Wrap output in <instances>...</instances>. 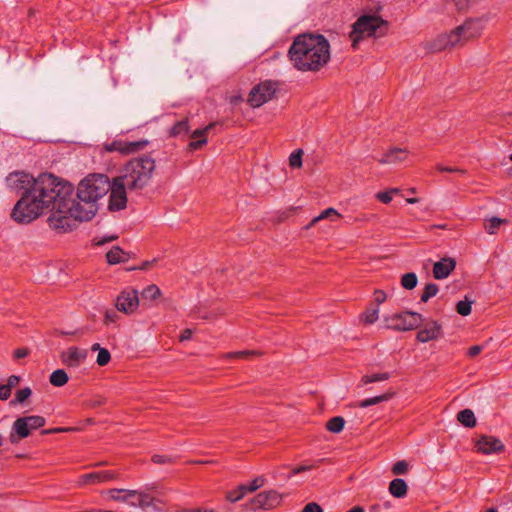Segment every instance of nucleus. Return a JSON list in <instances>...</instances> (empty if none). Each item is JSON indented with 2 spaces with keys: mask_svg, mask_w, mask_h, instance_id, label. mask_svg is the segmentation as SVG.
Returning <instances> with one entry per match:
<instances>
[{
  "mask_svg": "<svg viewBox=\"0 0 512 512\" xmlns=\"http://www.w3.org/2000/svg\"><path fill=\"white\" fill-rule=\"evenodd\" d=\"M73 185L51 173H42L34 178L31 187L23 192L13 210L12 218L18 223H30L46 210H51L47 219L49 227L57 233L73 230L71 195Z\"/></svg>",
  "mask_w": 512,
  "mask_h": 512,
  "instance_id": "f257e3e1",
  "label": "nucleus"
},
{
  "mask_svg": "<svg viewBox=\"0 0 512 512\" xmlns=\"http://www.w3.org/2000/svg\"><path fill=\"white\" fill-rule=\"evenodd\" d=\"M110 182L104 174H90L80 181L76 194L72 190L70 217L73 219V229L77 221H89L96 215L98 200L110 191Z\"/></svg>",
  "mask_w": 512,
  "mask_h": 512,
  "instance_id": "f03ea898",
  "label": "nucleus"
},
{
  "mask_svg": "<svg viewBox=\"0 0 512 512\" xmlns=\"http://www.w3.org/2000/svg\"><path fill=\"white\" fill-rule=\"evenodd\" d=\"M288 56L299 71H319L330 59V45L321 34L298 35L288 50Z\"/></svg>",
  "mask_w": 512,
  "mask_h": 512,
  "instance_id": "7ed1b4c3",
  "label": "nucleus"
},
{
  "mask_svg": "<svg viewBox=\"0 0 512 512\" xmlns=\"http://www.w3.org/2000/svg\"><path fill=\"white\" fill-rule=\"evenodd\" d=\"M155 168V160L152 157H136L125 164L117 178L128 187L129 192L140 193L149 185Z\"/></svg>",
  "mask_w": 512,
  "mask_h": 512,
  "instance_id": "20e7f679",
  "label": "nucleus"
},
{
  "mask_svg": "<svg viewBox=\"0 0 512 512\" xmlns=\"http://www.w3.org/2000/svg\"><path fill=\"white\" fill-rule=\"evenodd\" d=\"M482 26L478 20H467L448 34H442L431 45L433 51L463 45L468 40L481 34Z\"/></svg>",
  "mask_w": 512,
  "mask_h": 512,
  "instance_id": "39448f33",
  "label": "nucleus"
},
{
  "mask_svg": "<svg viewBox=\"0 0 512 512\" xmlns=\"http://www.w3.org/2000/svg\"><path fill=\"white\" fill-rule=\"evenodd\" d=\"M388 23L376 15H363L357 19L353 24V29L350 32V39L352 46L357 47L358 43L364 37H380L387 31Z\"/></svg>",
  "mask_w": 512,
  "mask_h": 512,
  "instance_id": "423d86ee",
  "label": "nucleus"
},
{
  "mask_svg": "<svg viewBox=\"0 0 512 512\" xmlns=\"http://www.w3.org/2000/svg\"><path fill=\"white\" fill-rule=\"evenodd\" d=\"M46 419L42 416L31 415L17 418L12 424L9 434V440L12 444H17L20 440L27 438L33 430L43 427Z\"/></svg>",
  "mask_w": 512,
  "mask_h": 512,
  "instance_id": "0eeeda50",
  "label": "nucleus"
},
{
  "mask_svg": "<svg viewBox=\"0 0 512 512\" xmlns=\"http://www.w3.org/2000/svg\"><path fill=\"white\" fill-rule=\"evenodd\" d=\"M385 327L396 331H408L420 327L423 316L413 311H403L384 316Z\"/></svg>",
  "mask_w": 512,
  "mask_h": 512,
  "instance_id": "6e6552de",
  "label": "nucleus"
},
{
  "mask_svg": "<svg viewBox=\"0 0 512 512\" xmlns=\"http://www.w3.org/2000/svg\"><path fill=\"white\" fill-rule=\"evenodd\" d=\"M282 501V495L276 490L264 491L256 495L249 503L244 504L245 510H269L277 507Z\"/></svg>",
  "mask_w": 512,
  "mask_h": 512,
  "instance_id": "1a4fd4ad",
  "label": "nucleus"
},
{
  "mask_svg": "<svg viewBox=\"0 0 512 512\" xmlns=\"http://www.w3.org/2000/svg\"><path fill=\"white\" fill-rule=\"evenodd\" d=\"M277 86L273 81H264L254 86L249 93L248 102L252 107H260L274 96Z\"/></svg>",
  "mask_w": 512,
  "mask_h": 512,
  "instance_id": "9d476101",
  "label": "nucleus"
},
{
  "mask_svg": "<svg viewBox=\"0 0 512 512\" xmlns=\"http://www.w3.org/2000/svg\"><path fill=\"white\" fill-rule=\"evenodd\" d=\"M110 185L109 210L114 212L125 209L127 206L128 187L124 183L119 182L117 177L113 178Z\"/></svg>",
  "mask_w": 512,
  "mask_h": 512,
  "instance_id": "9b49d317",
  "label": "nucleus"
},
{
  "mask_svg": "<svg viewBox=\"0 0 512 512\" xmlns=\"http://www.w3.org/2000/svg\"><path fill=\"white\" fill-rule=\"evenodd\" d=\"M147 140L140 141H123L114 140L111 143H106L104 149L107 152H119L121 154H131L143 150L148 145Z\"/></svg>",
  "mask_w": 512,
  "mask_h": 512,
  "instance_id": "f8f14e48",
  "label": "nucleus"
},
{
  "mask_svg": "<svg viewBox=\"0 0 512 512\" xmlns=\"http://www.w3.org/2000/svg\"><path fill=\"white\" fill-rule=\"evenodd\" d=\"M34 178L25 172H12L6 177V186L13 192H26L32 185Z\"/></svg>",
  "mask_w": 512,
  "mask_h": 512,
  "instance_id": "ddd939ff",
  "label": "nucleus"
},
{
  "mask_svg": "<svg viewBox=\"0 0 512 512\" xmlns=\"http://www.w3.org/2000/svg\"><path fill=\"white\" fill-rule=\"evenodd\" d=\"M139 306L138 292L135 289H127L117 297L116 307L126 314L134 312Z\"/></svg>",
  "mask_w": 512,
  "mask_h": 512,
  "instance_id": "4468645a",
  "label": "nucleus"
},
{
  "mask_svg": "<svg viewBox=\"0 0 512 512\" xmlns=\"http://www.w3.org/2000/svg\"><path fill=\"white\" fill-rule=\"evenodd\" d=\"M442 326L435 320L424 323L417 333L416 339L421 343L437 340L442 337Z\"/></svg>",
  "mask_w": 512,
  "mask_h": 512,
  "instance_id": "2eb2a0df",
  "label": "nucleus"
},
{
  "mask_svg": "<svg viewBox=\"0 0 512 512\" xmlns=\"http://www.w3.org/2000/svg\"><path fill=\"white\" fill-rule=\"evenodd\" d=\"M476 447L483 454L499 453L504 450V444L500 439L487 435H483L477 440Z\"/></svg>",
  "mask_w": 512,
  "mask_h": 512,
  "instance_id": "dca6fc26",
  "label": "nucleus"
},
{
  "mask_svg": "<svg viewBox=\"0 0 512 512\" xmlns=\"http://www.w3.org/2000/svg\"><path fill=\"white\" fill-rule=\"evenodd\" d=\"M117 477H118V474L112 470L91 472V473L84 474V475L80 476L79 484L84 485V484L104 483V482H109L114 479H117Z\"/></svg>",
  "mask_w": 512,
  "mask_h": 512,
  "instance_id": "f3484780",
  "label": "nucleus"
},
{
  "mask_svg": "<svg viewBox=\"0 0 512 512\" xmlns=\"http://www.w3.org/2000/svg\"><path fill=\"white\" fill-rule=\"evenodd\" d=\"M104 494L113 501L127 503L131 507L135 506L137 490L113 488L106 490Z\"/></svg>",
  "mask_w": 512,
  "mask_h": 512,
  "instance_id": "a211bd4d",
  "label": "nucleus"
},
{
  "mask_svg": "<svg viewBox=\"0 0 512 512\" xmlns=\"http://www.w3.org/2000/svg\"><path fill=\"white\" fill-rule=\"evenodd\" d=\"M86 357L87 351L78 349L77 347H70L61 355L62 361L70 367L79 366Z\"/></svg>",
  "mask_w": 512,
  "mask_h": 512,
  "instance_id": "6ab92c4d",
  "label": "nucleus"
},
{
  "mask_svg": "<svg viewBox=\"0 0 512 512\" xmlns=\"http://www.w3.org/2000/svg\"><path fill=\"white\" fill-rule=\"evenodd\" d=\"M456 262L452 258H444L433 266V276L436 279H444L454 270Z\"/></svg>",
  "mask_w": 512,
  "mask_h": 512,
  "instance_id": "aec40b11",
  "label": "nucleus"
},
{
  "mask_svg": "<svg viewBox=\"0 0 512 512\" xmlns=\"http://www.w3.org/2000/svg\"><path fill=\"white\" fill-rule=\"evenodd\" d=\"M408 157V151L402 148H393L383 155L378 161L381 164H397L403 162Z\"/></svg>",
  "mask_w": 512,
  "mask_h": 512,
  "instance_id": "412c9836",
  "label": "nucleus"
},
{
  "mask_svg": "<svg viewBox=\"0 0 512 512\" xmlns=\"http://www.w3.org/2000/svg\"><path fill=\"white\" fill-rule=\"evenodd\" d=\"M217 123H210L208 126H206L204 129H196L192 135L191 138L196 139L195 141L190 142L189 146L193 150H197L201 148L204 144H206V134L208 131L213 129Z\"/></svg>",
  "mask_w": 512,
  "mask_h": 512,
  "instance_id": "4be33fe9",
  "label": "nucleus"
},
{
  "mask_svg": "<svg viewBox=\"0 0 512 512\" xmlns=\"http://www.w3.org/2000/svg\"><path fill=\"white\" fill-rule=\"evenodd\" d=\"M408 490V486L405 480L401 478H395L389 484V492L392 496L396 498H403L406 496Z\"/></svg>",
  "mask_w": 512,
  "mask_h": 512,
  "instance_id": "5701e85b",
  "label": "nucleus"
},
{
  "mask_svg": "<svg viewBox=\"0 0 512 512\" xmlns=\"http://www.w3.org/2000/svg\"><path fill=\"white\" fill-rule=\"evenodd\" d=\"M109 264H118L126 262L129 259L128 253L124 252L119 246L112 247L106 254Z\"/></svg>",
  "mask_w": 512,
  "mask_h": 512,
  "instance_id": "b1692460",
  "label": "nucleus"
},
{
  "mask_svg": "<svg viewBox=\"0 0 512 512\" xmlns=\"http://www.w3.org/2000/svg\"><path fill=\"white\" fill-rule=\"evenodd\" d=\"M457 420L465 427L473 428L476 426V417L471 409L461 410L457 414Z\"/></svg>",
  "mask_w": 512,
  "mask_h": 512,
  "instance_id": "393cba45",
  "label": "nucleus"
},
{
  "mask_svg": "<svg viewBox=\"0 0 512 512\" xmlns=\"http://www.w3.org/2000/svg\"><path fill=\"white\" fill-rule=\"evenodd\" d=\"M341 217L338 211L332 207L325 209L322 211L317 217L313 218L308 227L315 225L320 220L328 219L330 221H336Z\"/></svg>",
  "mask_w": 512,
  "mask_h": 512,
  "instance_id": "a878e982",
  "label": "nucleus"
},
{
  "mask_svg": "<svg viewBox=\"0 0 512 512\" xmlns=\"http://www.w3.org/2000/svg\"><path fill=\"white\" fill-rule=\"evenodd\" d=\"M69 380V377L65 370L63 369H57L50 375V383L53 386L61 387L65 385Z\"/></svg>",
  "mask_w": 512,
  "mask_h": 512,
  "instance_id": "bb28decb",
  "label": "nucleus"
},
{
  "mask_svg": "<svg viewBox=\"0 0 512 512\" xmlns=\"http://www.w3.org/2000/svg\"><path fill=\"white\" fill-rule=\"evenodd\" d=\"M392 396H393V393H384V394L379 395V396H375V397H372V398L364 399V400L359 402L358 406L360 408H367V407H370L372 405H376V404H379L381 402L388 401L389 399H391Z\"/></svg>",
  "mask_w": 512,
  "mask_h": 512,
  "instance_id": "cd10ccee",
  "label": "nucleus"
},
{
  "mask_svg": "<svg viewBox=\"0 0 512 512\" xmlns=\"http://www.w3.org/2000/svg\"><path fill=\"white\" fill-rule=\"evenodd\" d=\"M345 425V420L341 416H335L328 420L326 423V428L328 431L332 433H340Z\"/></svg>",
  "mask_w": 512,
  "mask_h": 512,
  "instance_id": "c85d7f7f",
  "label": "nucleus"
},
{
  "mask_svg": "<svg viewBox=\"0 0 512 512\" xmlns=\"http://www.w3.org/2000/svg\"><path fill=\"white\" fill-rule=\"evenodd\" d=\"M189 132V124L187 119H183L174 124L170 130V136H185Z\"/></svg>",
  "mask_w": 512,
  "mask_h": 512,
  "instance_id": "c756f323",
  "label": "nucleus"
},
{
  "mask_svg": "<svg viewBox=\"0 0 512 512\" xmlns=\"http://www.w3.org/2000/svg\"><path fill=\"white\" fill-rule=\"evenodd\" d=\"M141 295L143 301H153L161 295V290L159 289L158 286L152 284L143 289Z\"/></svg>",
  "mask_w": 512,
  "mask_h": 512,
  "instance_id": "7c9ffc66",
  "label": "nucleus"
},
{
  "mask_svg": "<svg viewBox=\"0 0 512 512\" xmlns=\"http://www.w3.org/2000/svg\"><path fill=\"white\" fill-rule=\"evenodd\" d=\"M418 279L415 273H406L401 278V285L407 290H412L417 286Z\"/></svg>",
  "mask_w": 512,
  "mask_h": 512,
  "instance_id": "2f4dec72",
  "label": "nucleus"
},
{
  "mask_svg": "<svg viewBox=\"0 0 512 512\" xmlns=\"http://www.w3.org/2000/svg\"><path fill=\"white\" fill-rule=\"evenodd\" d=\"M390 378V373L388 372H382V373H376L372 375H364L361 379V382L363 384H369L374 382H381L386 381Z\"/></svg>",
  "mask_w": 512,
  "mask_h": 512,
  "instance_id": "473e14b6",
  "label": "nucleus"
},
{
  "mask_svg": "<svg viewBox=\"0 0 512 512\" xmlns=\"http://www.w3.org/2000/svg\"><path fill=\"white\" fill-rule=\"evenodd\" d=\"M439 288L438 285L435 283H429L424 287V290L421 295V301L426 303L428 302L432 297L436 296L438 293Z\"/></svg>",
  "mask_w": 512,
  "mask_h": 512,
  "instance_id": "72a5a7b5",
  "label": "nucleus"
},
{
  "mask_svg": "<svg viewBox=\"0 0 512 512\" xmlns=\"http://www.w3.org/2000/svg\"><path fill=\"white\" fill-rule=\"evenodd\" d=\"M259 355L256 350H243L236 352H229L224 355L227 359H248L250 356Z\"/></svg>",
  "mask_w": 512,
  "mask_h": 512,
  "instance_id": "f704fd0d",
  "label": "nucleus"
},
{
  "mask_svg": "<svg viewBox=\"0 0 512 512\" xmlns=\"http://www.w3.org/2000/svg\"><path fill=\"white\" fill-rule=\"evenodd\" d=\"M152 503V498L144 492L137 491V496L135 499V506L134 507H140L142 509H145L149 507Z\"/></svg>",
  "mask_w": 512,
  "mask_h": 512,
  "instance_id": "c9c22d12",
  "label": "nucleus"
},
{
  "mask_svg": "<svg viewBox=\"0 0 512 512\" xmlns=\"http://www.w3.org/2000/svg\"><path fill=\"white\" fill-rule=\"evenodd\" d=\"M472 301L465 297V300L459 301L456 305V311L462 316H468L471 313Z\"/></svg>",
  "mask_w": 512,
  "mask_h": 512,
  "instance_id": "e433bc0d",
  "label": "nucleus"
},
{
  "mask_svg": "<svg viewBox=\"0 0 512 512\" xmlns=\"http://www.w3.org/2000/svg\"><path fill=\"white\" fill-rule=\"evenodd\" d=\"M302 154L301 149L295 150L289 157V165L291 168H300L302 166Z\"/></svg>",
  "mask_w": 512,
  "mask_h": 512,
  "instance_id": "4c0bfd02",
  "label": "nucleus"
},
{
  "mask_svg": "<svg viewBox=\"0 0 512 512\" xmlns=\"http://www.w3.org/2000/svg\"><path fill=\"white\" fill-rule=\"evenodd\" d=\"M32 394V391L29 387H25L19 389L15 394V399L11 402V404L23 403L26 399H28Z\"/></svg>",
  "mask_w": 512,
  "mask_h": 512,
  "instance_id": "58836bf2",
  "label": "nucleus"
},
{
  "mask_svg": "<svg viewBox=\"0 0 512 512\" xmlns=\"http://www.w3.org/2000/svg\"><path fill=\"white\" fill-rule=\"evenodd\" d=\"M379 318V309L378 308H368L363 314V319L365 323L373 324Z\"/></svg>",
  "mask_w": 512,
  "mask_h": 512,
  "instance_id": "ea45409f",
  "label": "nucleus"
},
{
  "mask_svg": "<svg viewBox=\"0 0 512 512\" xmlns=\"http://www.w3.org/2000/svg\"><path fill=\"white\" fill-rule=\"evenodd\" d=\"M110 360H111V354L108 351V349H106V348L99 349V352H98V355L96 358V363L99 366H105L110 362Z\"/></svg>",
  "mask_w": 512,
  "mask_h": 512,
  "instance_id": "a19ab883",
  "label": "nucleus"
},
{
  "mask_svg": "<svg viewBox=\"0 0 512 512\" xmlns=\"http://www.w3.org/2000/svg\"><path fill=\"white\" fill-rule=\"evenodd\" d=\"M391 471L394 475H403L408 471V463L405 460L397 461L393 464Z\"/></svg>",
  "mask_w": 512,
  "mask_h": 512,
  "instance_id": "79ce46f5",
  "label": "nucleus"
},
{
  "mask_svg": "<svg viewBox=\"0 0 512 512\" xmlns=\"http://www.w3.org/2000/svg\"><path fill=\"white\" fill-rule=\"evenodd\" d=\"M502 219L498 218V217H492L490 220H489V223L488 225L486 226V230L489 234H493L495 233L496 229L500 226V224L502 223Z\"/></svg>",
  "mask_w": 512,
  "mask_h": 512,
  "instance_id": "37998d69",
  "label": "nucleus"
},
{
  "mask_svg": "<svg viewBox=\"0 0 512 512\" xmlns=\"http://www.w3.org/2000/svg\"><path fill=\"white\" fill-rule=\"evenodd\" d=\"M152 461L155 464H171L173 463V458L166 455L155 454L152 456Z\"/></svg>",
  "mask_w": 512,
  "mask_h": 512,
  "instance_id": "c03bdc74",
  "label": "nucleus"
},
{
  "mask_svg": "<svg viewBox=\"0 0 512 512\" xmlns=\"http://www.w3.org/2000/svg\"><path fill=\"white\" fill-rule=\"evenodd\" d=\"M376 199L379 200L380 202L384 203V204H388L392 201L393 199V196L391 195V192H388L387 191H381V192H378L376 195H375Z\"/></svg>",
  "mask_w": 512,
  "mask_h": 512,
  "instance_id": "a18cd8bd",
  "label": "nucleus"
},
{
  "mask_svg": "<svg viewBox=\"0 0 512 512\" xmlns=\"http://www.w3.org/2000/svg\"><path fill=\"white\" fill-rule=\"evenodd\" d=\"M265 484V478L263 476L256 477L249 486V491L254 492L261 488Z\"/></svg>",
  "mask_w": 512,
  "mask_h": 512,
  "instance_id": "49530a36",
  "label": "nucleus"
},
{
  "mask_svg": "<svg viewBox=\"0 0 512 512\" xmlns=\"http://www.w3.org/2000/svg\"><path fill=\"white\" fill-rule=\"evenodd\" d=\"M243 498L236 490H231L226 493V499L231 503H235L240 501Z\"/></svg>",
  "mask_w": 512,
  "mask_h": 512,
  "instance_id": "de8ad7c7",
  "label": "nucleus"
},
{
  "mask_svg": "<svg viewBox=\"0 0 512 512\" xmlns=\"http://www.w3.org/2000/svg\"><path fill=\"white\" fill-rule=\"evenodd\" d=\"M302 512H323L320 505L315 502L308 503L302 510Z\"/></svg>",
  "mask_w": 512,
  "mask_h": 512,
  "instance_id": "09e8293b",
  "label": "nucleus"
},
{
  "mask_svg": "<svg viewBox=\"0 0 512 512\" xmlns=\"http://www.w3.org/2000/svg\"><path fill=\"white\" fill-rule=\"evenodd\" d=\"M11 395V389L6 384H0V400H7Z\"/></svg>",
  "mask_w": 512,
  "mask_h": 512,
  "instance_id": "8fccbe9b",
  "label": "nucleus"
},
{
  "mask_svg": "<svg viewBox=\"0 0 512 512\" xmlns=\"http://www.w3.org/2000/svg\"><path fill=\"white\" fill-rule=\"evenodd\" d=\"M117 238H118L117 235L103 236L101 238H96L95 239V241H96L95 244L101 246V245H104V244L109 243L111 241H114Z\"/></svg>",
  "mask_w": 512,
  "mask_h": 512,
  "instance_id": "3c124183",
  "label": "nucleus"
},
{
  "mask_svg": "<svg viewBox=\"0 0 512 512\" xmlns=\"http://www.w3.org/2000/svg\"><path fill=\"white\" fill-rule=\"evenodd\" d=\"M312 466L309 465H301L299 467H294L289 475L286 478H291L293 475L299 474L301 472L309 471Z\"/></svg>",
  "mask_w": 512,
  "mask_h": 512,
  "instance_id": "603ef678",
  "label": "nucleus"
},
{
  "mask_svg": "<svg viewBox=\"0 0 512 512\" xmlns=\"http://www.w3.org/2000/svg\"><path fill=\"white\" fill-rule=\"evenodd\" d=\"M116 317H117V312L116 311H114V310H106V312H105V319H104L105 324H110V323L115 322Z\"/></svg>",
  "mask_w": 512,
  "mask_h": 512,
  "instance_id": "864d4df0",
  "label": "nucleus"
},
{
  "mask_svg": "<svg viewBox=\"0 0 512 512\" xmlns=\"http://www.w3.org/2000/svg\"><path fill=\"white\" fill-rule=\"evenodd\" d=\"M386 300V294L382 290H375L374 301L377 305L383 303Z\"/></svg>",
  "mask_w": 512,
  "mask_h": 512,
  "instance_id": "5fc2aeb1",
  "label": "nucleus"
},
{
  "mask_svg": "<svg viewBox=\"0 0 512 512\" xmlns=\"http://www.w3.org/2000/svg\"><path fill=\"white\" fill-rule=\"evenodd\" d=\"M74 430L73 428H67V427H58V428H51L46 429L42 431V434H52V433H62V432H68Z\"/></svg>",
  "mask_w": 512,
  "mask_h": 512,
  "instance_id": "6e6d98bb",
  "label": "nucleus"
},
{
  "mask_svg": "<svg viewBox=\"0 0 512 512\" xmlns=\"http://www.w3.org/2000/svg\"><path fill=\"white\" fill-rule=\"evenodd\" d=\"M482 350H483V347H482V346H480V345H474V346H471V347L468 349L467 354H468L470 357H475V356H477L478 354H480Z\"/></svg>",
  "mask_w": 512,
  "mask_h": 512,
  "instance_id": "4d7b16f0",
  "label": "nucleus"
},
{
  "mask_svg": "<svg viewBox=\"0 0 512 512\" xmlns=\"http://www.w3.org/2000/svg\"><path fill=\"white\" fill-rule=\"evenodd\" d=\"M20 381V377L19 376H16V375H11L9 378H8V381H7V386L12 389L13 387H15L16 385H18Z\"/></svg>",
  "mask_w": 512,
  "mask_h": 512,
  "instance_id": "13d9d810",
  "label": "nucleus"
},
{
  "mask_svg": "<svg viewBox=\"0 0 512 512\" xmlns=\"http://www.w3.org/2000/svg\"><path fill=\"white\" fill-rule=\"evenodd\" d=\"M27 355H28V350L25 348H19V349L15 350V352H14V357L16 359L24 358Z\"/></svg>",
  "mask_w": 512,
  "mask_h": 512,
  "instance_id": "bf43d9fd",
  "label": "nucleus"
},
{
  "mask_svg": "<svg viewBox=\"0 0 512 512\" xmlns=\"http://www.w3.org/2000/svg\"><path fill=\"white\" fill-rule=\"evenodd\" d=\"M192 330L191 329H184L180 335V341L183 342V341H186V340H190L191 337H192Z\"/></svg>",
  "mask_w": 512,
  "mask_h": 512,
  "instance_id": "052dcab7",
  "label": "nucleus"
},
{
  "mask_svg": "<svg viewBox=\"0 0 512 512\" xmlns=\"http://www.w3.org/2000/svg\"><path fill=\"white\" fill-rule=\"evenodd\" d=\"M248 488V485L240 484L235 490L244 497L248 492H250Z\"/></svg>",
  "mask_w": 512,
  "mask_h": 512,
  "instance_id": "680f3d73",
  "label": "nucleus"
},
{
  "mask_svg": "<svg viewBox=\"0 0 512 512\" xmlns=\"http://www.w3.org/2000/svg\"><path fill=\"white\" fill-rule=\"evenodd\" d=\"M438 169L441 171V172H455V171H459L458 169L456 168H452V167H443V166H439Z\"/></svg>",
  "mask_w": 512,
  "mask_h": 512,
  "instance_id": "e2e57ef3",
  "label": "nucleus"
},
{
  "mask_svg": "<svg viewBox=\"0 0 512 512\" xmlns=\"http://www.w3.org/2000/svg\"><path fill=\"white\" fill-rule=\"evenodd\" d=\"M347 512H364V509L360 506H355L352 509L348 510Z\"/></svg>",
  "mask_w": 512,
  "mask_h": 512,
  "instance_id": "0e129e2a",
  "label": "nucleus"
},
{
  "mask_svg": "<svg viewBox=\"0 0 512 512\" xmlns=\"http://www.w3.org/2000/svg\"><path fill=\"white\" fill-rule=\"evenodd\" d=\"M152 262H149V261H145L143 262V264L139 267V269L141 270H145L147 269L150 265H151Z\"/></svg>",
  "mask_w": 512,
  "mask_h": 512,
  "instance_id": "69168bd1",
  "label": "nucleus"
},
{
  "mask_svg": "<svg viewBox=\"0 0 512 512\" xmlns=\"http://www.w3.org/2000/svg\"><path fill=\"white\" fill-rule=\"evenodd\" d=\"M446 224H438V225H431L430 229L439 228V229H446Z\"/></svg>",
  "mask_w": 512,
  "mask_h": 512,
  "instance_id": "338daca9",
  "label": "nucleus"
},
{
  "mask_svg": "<svg viewBox=\"0 0 512 512\" xmlns=\"http://www.w3.org/2000/svg\"><path fill=\"white\" fill-rule=\"evenodd\" d=\"M102 347L98 344V343H95L91 346V350L94 352V351H98L99 352V349H101Z\"/></svg>",
  "mask_w": 512,
  "mask_h": 512,
  "instance_id": "774afa93",
  "label": "nucleus"
}]
</instances>
